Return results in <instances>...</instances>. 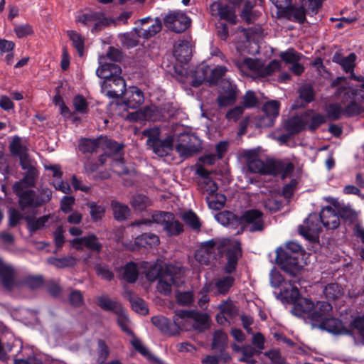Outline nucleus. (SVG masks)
Returning <instances> with one entry per match:
<instances>
[{
  "label": "nucleus",
  "instance_id": "nucleus-1",
  "mask_svg": "<svg viewBox=\"0 0 364 364\" xmlns=\"http://www.w3.org/2000/svg\"><path fill=\"white\" fill-rule=\"evenodd\" d=\"M358 90L351 89L349 86H339L335 96L341 100L344 108L338 103H331L326 106V116L331 120L339 119L343 115L350 117L364 112V107L360 102L356 100Z\"/></svg>",
  "mask_w": 364,
  "mask_h": 364
},
{
  "label": "nucleus",
  "instance_id": "nucleus-2",
  "mask_svg": "<svg viewBox=\"0 0 364 364\" xmlns=\"http://www.w3.org/2000/svg\"><path fill=\"white\" fill-rule=\"evenodd\" d=\"M185 269L181 267L172 264L164 267H151L146 273V278L149 282L158 279L157 290L162 294H171L172 287H180L184 284Z\"/></svg>",
  "mask_w": 364,
  "mask_h": 364
},
{
  "label": "nucleus",
  "instance_id": "nucleus-3",
  "mask_svg": "<svg viewBox=\"0 0 364 364\" xmlns=\"http://www.w3.org/2000/svg\"><path fill=\"white\" fill-rule=\"evenodd\" d=\"M121 68L113 63H105L104 58L100 60L97 75L105 79L101 84L102 92L109 98H118L126 91V82L120 75Z\"/></svg>",
  "mask_w": 364,
  "mask_h": 364
},
{
  "label": "nucleus",
  "instance_id": "nucleus-4",
  "mask_svg": "<svg viewBox=\"0 0 364 364\" xmlns=\"http://www.w3.org/2000/svg\"><path fill=\"white\" fill-rule=\"evenodd\" d=\"M193 311H177L173 317V321L163 316H155L151 319V323L162 333L169 336H176L181 331L193 329Z\"/></svg>",
  "mask_w": 364,
  "mask_h": 364
},
{
  "label": "nucleus",
  "instance_id": "nucleus-5",
  "mask_svg": "<svg viewBox=\"0 0 364 364\" xmlns=\"http://www.w3.org/2000/svg\"><path fill=\"white\" fill-rule=\"evenodd\" d=\"M235 65L243 75L252 78L269 76L280 69V63L276 60L264 65L260 60L247 58L242 62H236Z\"/></svg>",
  "mask_w": 364,
  "mask_h": 364
},
{
  "label": "nucleus",
  "instance_id": "nucleus-6",
  "mask_svg": "<svg viewBox=\"0 0 364 364\" xmlns=\"http://www.w3.org/2000/svg\"><path fill=\"white\" fill-rule=\"evenodd\" d=\"M152 222L163 225L164 231L169 237L176 236L184 230L183 225L175 218L173 214L168 212H160L152 215V220L143 219L134 221L130 224L131 227H138L141 225H149Z\"/></svg>",
  "mask_w": 364,
  "mask_h": 364
},
{
  "label": "nucleus",
  "instance_id": "nucleus-7",
  "mask_svg": "<svg viewBox=\"0 0 364 364\" xmlns=\"http://www.w3.org/2000/svg\"><path fill=\"white\" fill-rule=\"evenodd\" d=\"M228 238L215 237L200 243L195 253L196 259L202 264H208L217 255L223 256L225 247L228 245Z\"/></svg>",
  "mask_w": 364,
  "mask_h": 364
},
{
  "label": "nucleus",
  "instance_id": "nucleus-8",
  "mask_svg": "<svg viewBox=\"0 0 364 364\" xmlns=\"http://www.w3.org/2000/svg\"><path fill=\"white\" fill-rule=\"evenodd\" d=\"M142 135L147 137L146 144L159 156L163 157L167 156L172 150L173 144V137L167 136L165 139H159L160 130L157 127L144 129Z\"/></svg>",
  "mask_w": 364,
  "mask_h": 364
},
{
  "label": "nucleus",
  "instance_id": "nucleus-9",
  "mask_svg": "<svg viewBox=\"0 0 364 364\" xmlns=\"http://www.w3.org/2000/svg\"><path fill=\"white\" fill-rule=\"evenodd\" d=\"M301 251L302 247L299 244L289 242L286 245L285 249L279 247L277 250L276 260L284 271L290 272V269L298 264L297 257L294 255Z\"/></svg>",
  "mask_w": 364,
  "mask_h": 364
},
{
  "label": "nucleus",
  "instance_id": "nucleus-10",
  "mask_svg": "<svg viewBox=\"0 0 364 364\" xmlns=\"http://www.w3.org/2000/svg\"><path fill=\"white\" fill-rule=\"evenodd\" d=\"M238 224L251 232H262L266 228L264 213L258 209L243 212L238 218Z\"/></svg>",
  "mask_w": 364,
  "mask_h": 364
},
{
  "label": "nucleus",
  "instance_id": "nucleus-11",
  "mask_svg": "<svg viewBox=\"0 0 364 364\" xmlns=\"http://www.w3.org/2000/svg\"><path fill=\"white\" fill-rule=\"evenodd\" d=\"M245 157L247 170L252 173L260 175H271L272 159H267L262 160L259 154L254 151H247Z\"/></svg>",
  "mask_w": 364,
  "mask_h": 364
},
{
  "label": "nucleus",
  "instance_id": "nucleus-12",
  "mask_svg": "<svg viewBox=\"0 0 364 364\" xmlns=\"http://www.w3.org/2000/svg\"><path fill=\"white\" fill-rule=\"evenodd\" d=\"M201 141L195 134H182L178 136L176 150L182 157H189L200 151Z\"/></svg>",
  "mask_w": 364,
  "mask_h": 364
},
{
  "label": "nucleus",
  "instance_id": "nucleus-13",
  "mask_svg": "<svg viewBox=\"0 0 364 364\" xmlns=\"http://www.w3.org/2000/svg\"><path fill=\"white\" fill-rule=\"evenodd\" d=\"M136 27L134 31L138 38L148 39L154 36L162 28L161 21L159 18L153 20L147 17L135 22Z\"/></svg>",
  "mask_w": 364,
  "mask_h": 364
},
{
  "label": "nucleus",
  "instance_id": "nucleus-14",
  "mask_svg": "<svg viewBox=\"0 0 364 364\" xmlns=\"http://www.w3.org/2000/svg\"><path fill=\"white\" fill-rule=\"evenodd\" d=\"M280 104L277 100L267 102L262 107L263 115L257 118L258 127H269L274 125L275 119L279 114Z\"/></svg>",
  "mask_w": 364,
  "mask_h": 364
},
{
  "label": "nucleus",
  "instance_id": "nucleus-15",
  "mask_svg": "<svg viewBox=\"0 0 364 364\" xmlns=\"http://www.w3.org/2000/svg\"><path fill=\"white\" fill-rule=\"evenodd\" d=\"M0 280L3 287L9 291L21 287L20 279L17 278L16 269L12 265L4 263L1 259Z\"/></svg>",
  "mask_w": 364,
  "mask_h": 364
},
{
  "label": "nucleus",
  "instance_id": "nucleus-16",
  "mask_svg": "<svg viewBox=\"0 0 364 364\" xmlns=\"http://www.w3.org/2000/svg\"><path fill=\"white\" fill-rule=\"evenodd\" d=\"M321 214L311 213L304 220V224L299 227V232L306 238L314 239L321 230Z\"/></svg>",
  "mask_w": 364,
  "mask_h": 364
},
{
  "label": "nucleus",
  "instance_id": "nucleus-17",
  "mask_svg": "<svg viewBox=\"0 0 364 364\" xmlns=\"http://www.w3.org/2000/svg\"><path fill=\"white\" fill-rule=\"evenodd\" d=\"M190 24V18L181 12L169 14L164 18L165 26L175 33L183 32L189 27Z\"/></svg>",
  "mask_w": 364,
  "mask_h": 364
},
{
  "label": "nucleus",
  "instance_id": "nucleus-18",
  "mask_svg": "<svg viewBox=\"0 0 364 364\" xmlns=\"http://www.w3.org/2000/svg\"><path fill=\"white\" fill-rule=\"evenodd\" d=\"M229 243L225 247V252L228 262L225 266V272L227 273H232L235 271L237 261L242 256L241 245L237 240H232L228 239Z\"/></svg>",
  "mask_w": 364,
  "mask_h": 364
},
{
  "label": "nucleus",
  "instance_id": "nucleus-19",
  "mask_svg": "<svg viewBox=\"0 0 364 364\" xmlns=\"http://www.w3.org/2000/svg\"><path fill=\"white\" fill-rule=\"evenodd\" d=\"M332 306L327 301H317L309 317L313 326L318 327L331 314Z\"/></svg>",
  "mask_w": 364,
  "mask_h": 364
},
{
  "label": "nucleus",
  "instance_id": "nucleus-20",
  "mask_svg": "<svg viewBox=\"0 0 364 364\" xmlns=\"http://www.w3.org/2000/svg\"><path fill=\"white\" fill-rule=\"evenodd\" d=\"M210 9L213 16H218L220 19L230 23H236L237 16L233 6L224 4L220 1H215L210 6Z\"/></svg>",
  "mask_w": 364,
  "mask_h": 364
},
{
  "label": "nucleus",
  "instance_id": "nucleus-21",
  "mask_svg": "<svg viewBox=\"0 0 364 364\" xmlns=\"http://www.w3.org/2000/svg\"><path fill=\"white\" fill-rule=\"evenodd\" d=\"M18 198V204L21 210L40 207L38 195L33 190L14 191Z\"/></svg>",
  "mask_w": 364,
  "mask_h": 364
},
{
  "label": "nucleus",
  "instance_id": "nucleus-22",
  "mask_svg": "<svg viewBox=\"0 0 364 364\" xmlns=\"http://www.w3.org/2000/svg\"><path fill=\"white\" fill-rule=\"evenodd\" d=\"M321 222L323 227L327 229L334 230L340 225L338 213L331 206H326L321 210Z\"/></svg>",
  "mask_w": 364,
  "mask_h": 364
},
{
  "label": "nucleus",
  "instance_id": "nucleus-23",
  "mask_svg": "<svg viewBox=\"0 0 364 364\" xmlns=\"http://www.w3.org/2000/svg\"><path fill=\"white\" fill-rule=\"evenodd\" d=\"M71 244L77 250H81L84 246L97 252H100L102 247V245L98 241L97 237L95 235L73 239L71 241Z\"/></svg>",
  "mask_w": 364,
  "mask_h": 364
},
{
  "label": "nucleus",
  "instance_id": "nucleus-24",
  "mask_svg": "<svg viewBox=\"0 0 364 364\" xmlns=\"http://www.w3.org/2000/svg\"><path fill=\"white\" fill-rule=\"evenodd\" d=\"M144 100V94L137 87H130L125 94L124 104L130 109L138 108Z\"/></svg>",
  "mask_w": 364,
  "mask_h": 364
},
{
  "label": "nucleus",
  "instance_id": "nucleus-25",
  "mask_svg": "<svg viewBox=\"0 0 364 364\" xmlns=\"http://www.w3.org/2000/svg\"><path fill=\"white\" fill-rule=\"evenodd\" d=\"M173 55L181 63H187L192 55L191 48L188 41L179 40L174 45Z\"/></svg>",
  "mask_w": 364,
  "mask_h": 364
},
{
  "label": "nucleus",
  "instance_id": "nucleus-26",
  "mask_svg": "<svg viewBox=\"0 0 364 364\" xmlns=\"http://www.w3.org/2000/svg\"><path fill=\"white\" fill-rule=\"evenodd\" d=\"M307 127L305 112L299 115L292 117L284 124V129L290 134H296Z\"/></svg>",
  "mask_w": 364,
  "mask_h": 364
},
{
  "label": "nucleus",
  "instance_id": "nucleus-27",
  "mask_svg": "<svg viewBox=\"0 0 364 364\" xmlns=\"http://www.w3.org/2000/svg\"><path fill=\"white\" fill-rule=\"evenodd\" d=\"M294 170V165L289 161L272 159L271 175H281L282 178L291 175Z\"/></svg>",
  "mask_w": 364,
  "mask_h": 364
},
{
  "label": "nucleus",
  "instance_id": "nucleus-28",
  "mask_svg": "<svg viewBox=\"0 0 364 364\" xmlns=\"http://www.w3.org/2000/svg\"><path fill=\"white\" fill-rule=\"evenodd\" d=\"M318 327L334 334H345L348 333V330L345 328L341 321L331 317V315Z\"/></svg>",
  "mask_w": 364,
  "mask_h": 364
},
{
  "label": "nucleus",
  "instance_id": "nucleus-29",
  "mask_svg": "<svg viewBox=\"0 0 364 364\" xmlns=\"http://www.w3.org/2000/svg\"><path fill=\"white\" fill-rule=\"evenodd\" d=\"M228 346V335L221 330H218L213 333V342L211 348L220 353L226 359V356L229 358L228 354L224 353Z\"/></svg>",
  "mask_w": 364,
  "mask_h": 364
},
{
  "label": "nucleus",
  "instance_id": "nucleus-30",
  "mask_svg": "<svg viewBox=\"0 0 364 364\" xmlns=\"http://www.w3.org/2000/svg\"><path fill=\"white\" fill-rule=\"evenodd\" d=\"M50 218H53V215L50 214L38 218L28 215L24 218L27 223V228L31 233H33L46 227Z\"/></svg>",
  "mask_w": 364,
  "mask_h": 364
},
{
  "label": "nucleus",
  "instance_id": "nucleus-31",
  "mask_svg": "<svg viewBox=\"0 0 364 364\" xmlns=\"http://www.w3.org/2000/svg\"><path fill=\"white\" fill-rule=\"evenodd\" d=\"M193 330L198 332H203L209 328L210 324V317L206 313H200L193 311Z\"/></svg>",
  "mask_w": 364,
  "mask_h": 364
},
{
  "label": "nucleus",
  "instance_id": "nucleus-32",
  "mask_svg": "<svg viewBox=\"0 0 364 364\" xmlns=\"http://www.w3.org/2000/svg\"><path fill=\"white\" fill-rule=\"evenodd\" d=\"M314 308V303L306 298H299L295 301L292 309L293 314L301 316L304 314H311Z\"/></svg>",
  "mask_w": 364,
  "mask_h": 364
},
{
  "label": "nucleus",
  "instance_id": "nucleus-33",
  "mask_svg": "<svg viewBox=\"0 0 364 364\" xmlns=\"http://www.w3.org/2000/svg\"><path fill=\"white\" fill-rule=\"evenodd\" d=\"M132 336L131 343L134 349L138 351L143 356L146 357L148 360L154 361L156 364H166L161 360L154 357L149 352V349L143 344L141 341L134 334Z\"/></svg>",
  "mask_w": 364,
  "mask_h": 364
},
{
  "label": "nucleus",
  "instance_id": "nucleus-34",
  "mask_svg": "<svg viewBox=\"0 0 364 364\" xmlns=\"http://www.w3.org/2000/svg\"><path fill=\"white\" fill-rule=\"evenodd\" d=\"M98 306L105 311H112L115 314L120 313L123 309L122 304L114 300H112L107 296H102L97 298Z\"/></svg>",
  "mask_w": 364,
  "mask_h": 364
},
{
  "label": "nucleus",
  "instance_id": "nucleus-35",
  "mask_svg": "<svg viewBox=\"0 0 364 364\" xmlns=\"http://www.w3.org/2000/svg\"><path fill=\"white\" fill-rule=\"evenodd\" d=\"M339 218H342L346 222L350 224H356L358 220V213L355 211L350 205H343L338 208Z\"/></svg>",
  "mask_w": 364,
  "mask_h": 364
},
{
  "label": "nucleus",
  "instance_id": "nucleus-36",
  "mask_svg": "<svg viewBox=\"0 0 364 364\" xmlns=\"http://www.w3.org/2000/svg\"><path fill=\"white\" fill-rule=\"evenodd\" d=\"M237 97L236 87L229 82L227 90L219 95L217 102L220 107H226L235 102Z\"/></svg>",
  "mask_w": 364,
  "mask_h": 364
},
{
  "label": "nucleus",
  "instance_id": "nucleus-37",
  "mask_svg": "<svg viewBox=\"0 0 364 364\" xmlns=\"http://www.w3.org/2000/svg\"><path fill=\"white\" fill-rule=\"evenodd\" d=\"M356 55L350 53L347 57H343L340 54L336 53L333 57V61L339 64L346 73L353 70L355 64Z\"/></svg>",
  "mask_w": 364,
  "mask_h": 364
},
{
  "label": "nucleus",
  "instance_id": "nucleus-38",
  "mask_svg": "<svg viewBox=\"0 0 364 364\" xmlns=\"http://www.w3.org/2000/svg\"><path fill=\"white\" fill-rule=\"evenodd\" d=\"M139 276V269L137 264L130 262L122 268V278L128 283H134Z\"/></svg>",
  "mask_w": 364,
  "mask_h": 364
},
{
  "label": "nucleus",
  "instance_id": "nucleus-39",
  "mask_svg": "<svg viewBox=\"0 0 364 364\" xmlns=\"http://www.w3.org/2000/svg\"><path fill=\"white\" fill-rule=\"evenodd\" d=\"M111 207L113 211L114 218L118 221L126 220L130 215V209L129 207L117 200L111 202Z\"/></svg>",
  "mask_w": 364,
  "mask_h": 364
},
{
  "label": "nucleus",
  "instance_id": "nucleus-40",
  "mask_svg": "<svg viewBox=\"0 0 364 364\" xmlns=\"http://www.w3.org/2000/svg\"><path fill=\"white\" fill-rule=\"evenodd\" d=\"M210 68L208 65H201L198 67L193 74V80L191 85L197 87L200 86L204 81L208 82V74Z\"/></svg>",
  "mask_w": 364,
  "mask_h": 364
},
{
  "label": "nucleus",
  "instance_id": "nucleus-41",
  "mask_svg": "<svg viewBox=\"0 0 364 364\" xmlns=\"http://www.w3.org/2000/svg\"><path fill=\"white\" fill-rule=\"evenodd\" d=\"M154 112L153 107L146 106L135 112L130 113L128 115V119L132 121L154 120Z\"/></svg>",
  "mask_w": 364,
  "mask_h": 364
},
{
  "label": "nucleus",
  "instance_id": "nucleus-42",
  "mask_svg": "<svg viewBox=\"0 0 364 364\" xmlns=\"http://www.w3.org/2000/svg\"><path fill=\"white\" fill-rule=\"evenodd\" d=\"M102 138L97 139H83L79 144V149L82 153L92 154L97 152L98 148L102 144Z\"/></svg>",
  "mask_w": 364,
  "mask_h": 364
},
{
  "label": "nucleus",
  "instance_id": "nucleus-43",
  "mask_svg": "<svg viewBox=\"0 0 364 364\" xmlns=\"http://www.w3.org/2000/svg\"><path fill=\"white\" fill-rule=\"evenodd\" d=\"M307 127L310 130L314 131L323 123L325 122V117L320 114H316L312 110L305 112Z\"/></svg>",
  "mask_w": 364,
  "mask_h": 364
},
{
  "label": "nucleus",
  "instance_id": "nucleus-44",
  "mask_svg": "<svg viewBox=\"0 0 364 364\" xmlns=\"http://www.w3.org/2000/svg\"><path fill=\"white\" fill-rule=\"evenodd\" d=\"M135 243L139 247H153L159 244V237L154 233H144L135 239Z\"/></svg>",
  "mask_w": 364,
  "mask_h": 364
},
{
  "label": "nucleus",
  "instance_id": "nucleus-45",
  "mask_svg": "<svg viewBox=\"0 0 364 364\" xmlns=\"http://www.w3.org/2000/svg\"><path fill=\"white\" fill-rule=\"evenodd\" d=\"M130 204L132 207L136 211L141 212L150 205H151V200L144 195L137 194L132 197Z\"/></svg>",
  "mask_w": 364,
  "mask_h": 364
},
{
  "label": "nucleus",
  "instance_id": "nucleus-46",
  "mask_svg": "<svg viewBox=\"0 0 364 364\" xmlns=\"http://www.w3.org/2000/svg\"><path fill=\"white\" fill-rule=\"evenodd\" d=\"M289 18L291 21L303 23L306 21V9L301 4L300 6H292L288 10Z\"/></svg>",
  "mask_w": 364,
  "mask_h": 364
},
{
  "label": "nucleus",
  "instance_id": "nucleus-47",
  "mask_svg": "<svg viewBox=\"0 0 364 364\" xmlns=\"http://www.w3.org/2000/svg\"><path fill=\"white\" fill-rule=\"evenodd\" d=\"M235 282L234 277L226 276L216 280L215 285L218 293L222 295L228 294Z\"/></svg>",
  "mask_w": 364,
  "mask_h": 364
},
{
  "label": "nucleus",
  "instance_id": "nucleus-48",
  "mask_svg": "<svg viewBox=\"0 0 364 364\" xmlns=\"http://www.w3.org/2000/svg\"><path fill=\"white\" fill-rule=\"evenodd\" d=\"M323 294L326 299L335 300L343 294V290L338 284L331 283L324 287Z\"/></svg>",
  "mask_w": 364,
  "mask_h": 364
},
{
  "label": "nucleus",
  "instance_id": "nucleus-49",
  "mask_svg": "<svg viewBox=\"0 0 364 364\" xmlns=\"http://www.w3.org/2000/svg\"><path fill=\"white\" fill-rule=\"evenodd\" d=\"M181 219L184 223L194 230L199 231L201 223L198 217L191 210L184 212L181 214Z\"/></svg>",
  "mask_w": 364,
  "mask_h": 364
},
{
  "label": "nucleus",
  "instance_id": "nucleus-50",
  "mask_svg": "<svg viewBox=\"0 0 364 364\" xmlns=\"http://www.w3.org/2000/svg\"><path fill=\"white\" fill-rule=\"evenodd\" d=\"M67 33L78 55L82 57L84 52V38L75 31H68Z\"/></svg>",
  "mask_w": 364,
  "mask_h": 364
},
{
  "label": "nucleus",
  "instance_id": "nucleus-51",
  "mask_svg": "<svg viewBox=\"0 0 364 364\" xmlns=\"http://www.w3.org/2000/svg\"><path fill=\"white\" fill-rule=\"evenodd\" d=\"M214 193H210V196L206 197V201L210 209L219 210L224 207L226 197L223 194H216L214 196Z\"/></svg>",
  "mask_w": 364,
  "mask_h": 364
},
{
  "label": "nucleus",
  "instance_id": "nucleus-52",
  "mask_svg": "<svg viewBox=\"0 0 364 364\" xmlns=\"http://www.w3.org/2000/svg\"><path fill=\"white\" fill-rule=\"evenodd\" d=\"M47 262L57 268H65L74 266L76 263V259L73 257H64L62 258L52 257H49Z\"/></svg>",
  "mask_w": 364,
  "mask_h": 364
},
{
  "label": "nucleus",
  "instance_id": "nucleus-53",
  "mask_svg": "<svg viewBox=\"0 0 364 364\" xmlns=\"http://www.w3.org/2000/svg\"><path fill=\"white\" fill-rule=\"evenodd\" d=\"M21 287H26L32 289H38L43 285V279L41 276L28 275L20 279Z\"/></svg>",
  "mask_w": 364,
  "mask_h": 364
},
{
  "label": "nucleus",
  "instance_id": "nucleus-54",
  "mask_svg": "<svg viewBox=\"0 0 364 364\" xmlns=\"http://www.w3.org/2000/svg\"><path fill=\"white\" fill-rule=\"evenodd\" d=\"M216 220L225 226H233L238 223V218L230 211H223L218 213L215 216Z\"/></svg>",
  "mask_w": 364,
  "mask_h": 364
},
{
  "label": "nucleus",
  "instance_id": "nucleus-55",
  "mask_svg": "<svg viewBox=\"0 0 364 364\" xmlns=\"http://www.w3.org/2000/svg\"><path fill=\"white\" fill-rule=\"evenodd\" d=\"M228 69L225 66H217L214 69H210L208 74V82L210 85H215L225 75Z\"/></svg>",
  "mask_w": 364,
  "mask_h": 364
},
{
  "label": "nucleus",
  "instance_id": "nucleus-56",
  "mask_svg": "<svg viewBox=\"0 0 364 364\" xmlns=\"http://www.w3.org/2000/svg\"><path fill=\"white\" fill-rule=\"evenodd\" d=\"M116 315L117 316V323H118L119 326H120L121 329L126 333H127L130 336H133L134 333L129 328L130 321H129L124 308L122 309H121L120 313H117Z\"/></svg>",
  "mask_w": 364,
  "mask_h": 364
},
{
  "label": "nucleus",
  "instance_id": "nucleus-57",
  "mask_svg": "<svg viewBox=\"0 0 364 364\" xmlns=\"http://www.w3.org/2000/svg\"><path fill=\"white\" fill-rule=\"evenodd\" d=\"M14 31L18 38H26L33 34V28L28 23L15 24Z\"/></svg>",
  "mask_w": 364,
  "mask_h": 364
},
{
  "label": "nucleus",
  "instance_id": "nucleus-58",
  "mask_svg": "<svg viewBox=\"0 0 364 364\" xmlns=\"http://www.w3.org/2000/svg\"><path fill=\"white\" fill-rule=\"evenodd\" d=\"M35 186V178L31 174H27L21 181L16 182L13 186L14 191H23L27 188Z\"/></svg>",
  "mask_w": 364,
  "mask_h": 364
},
{
  "label": "nucleus",
  "instance_id": "nucleus-59",
  "mask_svg": "<svg viewBox=\"0 0 364 364\" xmlns=\"http://www.w3.org/2000/svg\"><path fill=\"white\" fill-rule=\"evenodd\" d=\"M10 150L14 155L18 157L28 154L26 147L21 144V139L18 136L14 138L10 145Z\"/></svg>",
  "mask_w": 364,
  "mask_h": 364
},
{
  "label": "nucleus",
  "instance_id": "nucleus-60",
  "mask_svg": "<svg viewBox=\"0 0 364 364\" xmlns=\"http://www.w3.org/2000/svg\"><path fill=\"white\" fill-rule=\"evenodd\" d=\"M302 56V54L296 52L293 48L288 49L280 54V57L284 61L292 64L299 62Z\"/></svg>",
  "mask_w": 364,
  "mask_h": 364
},
{
  "label": "nucleus",
  "instance_id": "nucleus-61",
  "mask_svg": "<svg viewBox=\"0 0 364 364\" xmlns=\"http://www.w3.org/2000/svg\"><path fill=\"white\" fill-rule=\"evenodd\" d=\"M87 206L90 209V215L93 220H99L105 215V208L104 206L98 205L94 202L88 203Z\"/></svg>",
  "mask_w": 364,
  "mask_h": 364
},
{
  "label": "nucleus",
  "instance_id": "nucleus-62",
  "mask_svg": "<svg viewBox=\"0 0 364 364\" xmlns=\"http://www.w3.org/2000/svg\"><path fill=\"white\" fill-rule=\"evenodd\" d=\"M101 15L100 13L90 11L85 14H80L77 16L76 21L84 25H88L92 22L100 20Z\"/></svg>",
  "mask_w": 364,
  "mask_h": 364
},
{
  "label": "nucleus",
  "instance_id": "nucleus-63",
  "mask_svg": "<svg viewBox=\"0 0 364 364\" xmlns=\"http://www.w3.org/2000/svg\"><path fill=\"white\" fill-rule=\"evenodd\" d=\"M242 101V107L244 108H252L258 105V99L255 93L252 90H248L244 95Z\"/></svg>",
  "mask_w": 364,
  "mask_h": 364
},
{
  "label": "nucleus",
  "instance_id": "nucleus-64",
  "mask_svg": "<svg viewBox=\"0 0 364 364\" xmlns=\"http://www.w3.org/2000/svg\"><path fill=\"white\" fill-rule=\"evenodd\" d=\"M257 353L255 348L251 346H242V357L239 359L241 362H245L249 364H254L256 361L252 358L253 355Z\"/></svg>",
  "mask_w": 364,
  "mask_h": 364
}]
</instances>
